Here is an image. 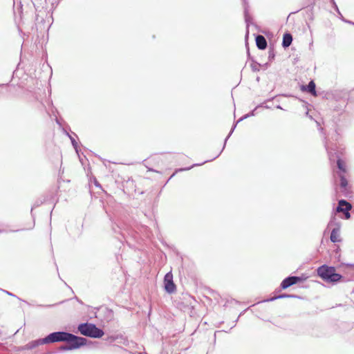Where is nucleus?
Returning a JSON list of instances; mask_svg holds the SVG:
<instances>
[{
  "mask_svg": "<svg viewBox=\"0 0 354 354\" xmlns=\"http://www.w3.org/2000/svg\"><path fill=\"white\" fill-rule=\"evenodd\" d=\"M78 330L82 335L93 338H99L104 335L102 330L97 328L94 324L88 323L80 324Z\"/></svg>",
  "mask_w": 354,
  "mask_h": 354,
  "instance_id": "7ed1b4c3",
  "label": "nucleus"
},
{
  "mask_svg": "<svg viewBox=\"0 0 354 354\" xmlns=\"http://www.w3.org/2000/svg\"><path fill=\"white\" fill-rule=\"evenodd\" d=\"M292 297V295H279L277 297H274V298H272L270 299V301H272L275 299H278V298H283V297Z\"/></svg>",
  "mask_w": 354,
  "mask_h": 354,
  "instance_id": "4468645a",
  "label": "nucleus"
},
{
  "mask_svg": "<svg viewBox=\"0 0 354 354\" xmlns=\"http://www.w3.org/2000/svg\"><path fill=\"white\" fill-rule=\"evenodd\" d=\"M338 175L340 177V186L345 190L348 185L347 180L344 178L342 173H339Z\"/></svg>",
  "mask_w": 354,
  "mask_h": 354,
  "instance_id": "f8f14e48",
  "label": "nucleus"
},
{
  "mask_svg": "<svg viewBox=\"0 0 354 354\" xmlns=\"http://www.w3.org/2000/svg\"><path fill=\"white\" fill-rule=\"evenodd\" d=\"M344 214H345V216H346V218H350V213L348 212V211L345 212Z\"/></svg>",
  "mask_w": 354,
  "mask_h": 354,
  "instance_id": "a211bd4d",
  "label": "nucleus"
},
{
  "mask_svg": "<svg viewBox=\"0 0 354 354\" xmlns=\"http://www.w3.org/2000/svg\"><path fill=\"white\" fill-rule=\"evenodd\" d=\"M326 150L328 152L329 158H330V159H331V155H330L331 152L329 151V149H328V147L327 146V145H326Z\"/></svg>",
  "mask_w": 354,
  "mask_h": 354,
  "instance_id": "6ab92c4d",
  "label": "nucleus"
},
{
  "mask_svg": "<svg viewBox=\"0 0 354 354\" xmlns=\"http://www.w3.org/2000/svg\"><path fill=\"white\" fill-rule=\"evenodd\" d=\"M351 205L344 200H340L337 207V212L344 213L351 209Z\"/></svg>",
  "mask_w": 354,
  "mask_h": 354,
  "instance_id": "0eeeda50",
  "label": "nucleus"
},
{
  "mask_svg": "<svg viewBox=\"0 0 354 354\" xmlns=\"http://www.w3.org/2000/svg\"><path fill=\"white\" fill-rule=\"evenodd\" d=\"M330 1H331L333 2V3L335 5V8H336L337 10L338 11V8H337V6H336L335 3L334 2V0H330Z\"/></svg>",
  "mask_w": 354,
  "mask_h": 354,
  "instance_id": "aec40b11",
  "label": "nucleus"
},
{
  "mask_svg": "<svg viewBox=\"0 0 354 354\" xmlns=\"http://www.w3.org/2000/svg\"><path fill=\"white\" fill-rule=\"evenodd\" d=\"M307 90L309 93H310L313 95H316L315 84L313 81L309 82L308 85L307 86Z\"/></svg>",
  "mask_w": 354,
  "mask_h": 354,
  "instance_id": "9b49d317",
  "label": "nucleus"
},
{
  "mask_svg": "<svg viewBox=\"0 0 354 354\" xmlns=\"http://www.w3.org/2000/svg\"><path fill=\"white\" fill-rule=\"evenodd\" d=\"M243 4H244V8H245V14L246 15H247V6H246L247 3H246L245 0H243Z\"/></svg>",
  "mask_w": 354,
  "mask_h": 354,
  "instance_id": "f3484780",
  "label": "nucleus"
},
{
  "mask_svg": "<svg viewBox=\"0 0 354 354\" xmlns=\"http://www.w3.org/2000/svg\"><path fill=\"white\" fill-rule=\"evenodd\" d=\"M6 293H7L8 295H11V296H12V295H13L12 293H10V292H8V291H6Z\"/></svg>",
  "mask_w": 354,
  "mask_h": 354,
  "instance_id": "4be33fe9",
  "label": "nucleus"
},
{
  "mask_svg": "<svg viewBox=\"0 0 354 354\" xmlns=\"http://www.w3.org/2000/svg\"><path fill=\"white\" fill-rule=\"evenodd\" d=\"M300 281V278L298 277H289L286 278L281 283V287L283 289H286L292 285L297 283Z\"/></svg>",
  "mask_w": 354,
  "mask_h": 354,
  "instance_id": "423d86ee",
  "label": "nucleus"
},
{
  "mask_svg": "<svg viewBox=\"0 0 354 354\" xmlns=\"http://www.w3.org/2000/svg\"><path fill=\"white\" fill-rule=\"evenodd\" d=\"M68 342V346H62L60 347L61 350H73L80 348L81 346L86 344V339L84 337H77L73 334L68 333L67 337Z\"/></svg>",
  "mask_w": 354,
  "mask_h": 354,
  "instance_id": "20e7f679",
  "label": "nucleus"
},
{
  "mask_svg": "<svg viewBox=\"0 0 354 354\" xmlns=\"http://www.w3.org/2000/svg\"><path fill=\"white\" fill-rule=\"evenodd\" d=\"M70 138H71V142L73 144V146L74 147L75 149H77V142L75 140V139L72 137L70 136Z\"/></svg>",
  "mask_w": 354,
  "mask_h": 354,
  "instance_id": "2eb2a0df",
  "label": "nucleus"
},
{
  "mask_svg": "<svg viewBox=\"0 0 354 354\" xmlns=\"http://www.w3.org/2000/svg\"><path fill=\"white\" fill-rule=\"evenodd\" d=\"M318 275L326 282L337 283L342 278V275L335 272L334 267L322 266L317 269Z\"/></svg>",
  "mask_w": 354,
  "mask_h": 354,
  "instance_id": "f03ea898",
  "label": "nucleus"
},
{
  "mask_svg": "<svg viewBox=\"0 0 354 354\" xmlns=\"http://www.w3.org/2000/svg\"><path fill=\"white\" fill-rule=\"evenodd\" d=\"M190 168H191V167H188L187 169H185V170H186V169H190Z\"/></svg>",
  "mask_w": 354,
  "mask_h": 354,
  "instance_id": "5701e85b",
  "label": "nucleus"
},
{
  "mask_svg": "<svg viewBox=\"0 0 354 354\" xmlns=\"http://www.w3.org/2000/svg\"><path fill=\"white\" fill-rule=\"evenodd\" d=\"M68 336V333L65 332H55L49 334L47 337L43 339H40L34 342H32L29 344V347L30 348H35L40 344H49L57 342H66L68 339L67 337Z\"/></svg>",
  "mask_w": 354,
  "mask_h": 354,
  "instance_id": "f257e3e1",
  "label": "nucleus"
},
{
  "mask_svg": "<svg viewBox=\"0 0 354 354\" xmlns=\"http://www.w3.org/2000/svg\"><path fill=\"white\" fill-rule=\"evenodd\" d=\"M292 41V35L289 33H286L283 35L282 45L284 48L288 47Z\"/></svg>",
  "mask_w": 354,
  "mask_h": 354,
  "instance_id": "9d476101",
  "label": "nucleus"
},
{
  "mask_svg": "<svg viewBox=\"0 0 354 354\" xmlns=\"http://www.w3.org/2000/svg\"><path fill=\"white\" fill-rule=\"evenodd\" d=\"M165 290L168 293H172L176 290V285L173 281V274L171 272H167L164 278Z\"/></svg>",
  "mask_w": 354,
  "mask_h": 354,
  "instance_id": "39448f33",
  "label": "nucleus"
},
{
  "mask_svg": "<svg viewBox=\"0 0 354 354\" xmlns=\"http://www.w3.org/2000/svg\"><path fill=\"white\" fill-rule=\"evenodd\" d=\"M337 164V167L340 170L341 172L345 173L346 171L345 164L342 160L338 159Z\"/></svg>",
  "mask_w": 354,
  "mask_h": 354,
  "instance_id": "ddd939ff",
  "label": "nucleus"
},
{
  "mask_svg": "<svg viewBox=\"0 0 354 354\" xmlns=\"http://www.w3.org/2000/svg\"><path fill=\"white\" fill-rule=\"evenodd\" d=\"M236 124H234V127H232V129L231 131L230 132L229 135H228V136H227V137L226 138V139H225V144L226 143L227 140L229 138V137H230V136H231V134L232 133V132H233L234 129H235V127H236Z\"/></svg>",
  "mask_w": 354,
  "mask_h": 354,
  "instance_id": "dca6fc26",
  "label": "nucleus"
},
{
  "mask_svg": "<svg viewBox=\"0 0 354 354\" xmlns=\"http://www.w3.org/2000/svg\"><path fill=\"white\" fill-rule=\"evenodd\" d=\"M256 44L257 47L261 50L265 49L267 46V41L265 37L262 35H258L256 37Z\"/></svg>",
  "mask_w": 354,
  "mask_h": 354,
  "instance_id": "6e6552de",
  "label": "nucleus"
},
{
  "mask_svg": "<svg viewBox=\"0 0 354 354\" xmlns=\"http://www.w3.org/2000/svg\"><path fill=\"white\" fill-rule=\"evenodd\" d=\"M248 116V115H245L243 118H241V119H239V120L237 122L242 120L243 118H246Z\"/></svg>",
  "mask_w": 354,
  "mask_h": 354,
  "instance_id": "412c9836",
  "label": "nucleus"
},
{
  "mask_svg": "<svg viewBox=\"0 0 354 354\" xmlns=\"http://www.w3.org/2000/svg\"><path fill=\"white\" fill-rule=\"evenodd\" d=\"M330 241L333 243H336L340 241L339 239V228H334L330 234Z\"/></svg>",
  "mask_w": 354,
  "mask_h": 354,
  "instance_id": "1a4fd4ad",
  "label": "nucleus"
}]
</instances>
